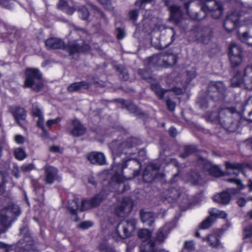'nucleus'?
Listing matches in <instances>:
<instances>
[{"label": "nucleus", "instance_id": "nucleus-39", "mask_svg": "<svg viewBox=\"0 0 252 252\" xmlns=\"http://www.w3.org/2000/svg\"><path fill=\"white\" fill-rule=\"evenodd\" d=\"M77 11L80 13V16L82 19L86 20L89 16V12L88 10L84 6L78 8Z\"/></svg>", "mask_w": 252, "mask_h": 252}, {"label": "nucleus", "instance_id": "nucleus-17", "mask_svg": "<svg viewBox=\"0 0 252 252\" xmlns=\"http://www.w3.org/2000/svg\"><path fill=\"white\" fill-rule=\"evenodd\" d=\"M87 158L92 164H103L105 159L104 155L98 152H92L88 155Z\"/></svg>", "mask_w": 252, "mask_h": 252}, {"label": "nucleus", "instance_id": "nucleus-26", "mask_svg": "<svg viewBox=\"0 0 252 252\" xmlns=\"http://www.w3.org/2000/svg\"><path fill=\"white\" fill-rule=\"evenodd\" d=\"M220 236L216 233H214L209 235L206 238H203L202 240L203 241H207L209 245L212 247L218 246L220 242L219 241Z\"/></svg>", "mask_w": 252, "mask_h": 252}, {"label": "nucleus", "instance_id": "nucleus-30", "mask_svg": "<svg viewBox=\"0 0 252 252\" xmlns=\"http://www.w3.org/2000/svg\"><path fill=\"white\" fill-rule=\"evenodd\" d=\"M239 24L233 21L230 19V17H226L223 23V26L224 29L228 32H231L234 30Z\"/></svg>", "mask_w": 252, "mask_h": 252}, {"label": "nucleus", "instance_id": "nucleus-53", "mask_svg": "<svg viewBox=\"0 0 252 252\" xmlns=\"http://www.w3.org/2000/svg\"><path fill=\"white\" fill-rule=\"evenodd\" d=\"M128 16L131 20L135 21L138 16V11L136 10H132L129 12Z\"/></svg>", "mask_w": 252, "mask_h": 252}, {"label": "nucleus", "instance_id": "nucleus-60", "mask_svg": "<svg viewBox=\"0 0 252 252\" xmlns=\"http://www.w3.org/2000/svg\"><path fill=\"white\" fill-rule=\"evenodd\" d=\"M92 223L89 221L82 222L79 224V227L82 229H86L91 226Z\"/></svg>", "mask_w": 252, "mask_h": 252}, {"label": "nucleus", "instance_id": "nucleus-58", "mask_svg": "<svg viewBox=\"0 0 252 252\" xmlns=\"http://www.w3.org/2000/svg\"><path fill=\"white\" fill-rule=\"evenodd\" d=\"M139 73L145 79L147 80L148 79H151V77H150V75L149 74L147 71L140 69L139 70Z\"/></svg>", "mask_w": 252, "mask_h": 252}, {"label": "nucleus", "instance_id": "nucleus-34", "mask_svg": "<svg viewBox=\"0 0 252 252\" xmlns=\"http://www.w3.org/2000/svg\"><path fill=\"white\" fill-rule=\"evenodd\" d=\"M180 194L179 190L173 188H171L166 192V195L168 196V198H171L173 200L177 199Z\"/></svg>", "mask_w": 252, "mask_h": 252}, {"label": "nucleus", "instance_id": "nucleus-15", "mask_svg": "<svg viewBox=\"0 0 252 252\" xmlns=\"http://www.w3.org/2000/svg\"><path fill=\"white\" fill-rule=\"evenodd\" d=\"M45 173L46 183L51 184L57 177L58 170L54 167L47 166L45 167Z\"/></svg>", "mask_w": 252, "mask_h": 252}, {"label": "nucleus", "instance_id": "nucleus-32", "mask_svg": "<svg viewBox=\"0 0 252 252\" xmlns=\"http://www.w3.org/2000/svg\"><path fill=\"white\" fill-rule=\"evenodd\" d=\"M188 180L192 184L198 185L200 184L201 178L197 172H192L189 175Z\"/></svg>", "mask_w": 252, "mask_h": 252}, {"label": "nucleus", "instance_id": "nucleus-23", "mask_svg": "<svg viewBox=\"0 0 252 252\" xmlns=\"http://www.w3.org/2000/svg\"><path fill=\"white\" fill-rule=\"evenodd\" d=\"M221 5L215 0H206L202 5L201 9L205 12H210L215 8H218Z\"/></svg>", "mask_w": 252, "mask_h": 252}, {"label": "nucleus", "instance_id": "nucleus-5", "mask_svg": "<svg viewBox=\"0 0 252 252\" xmlns=\"http://www.w3.org/2000/svg\"><path fill=\"white\" fill-rule=\"evenodd\" d=\"M24 88H31L33 90L38 92L43 87L42 74L36 68H27L25 71Z\"/></svg>", "mask_w": 252, "mask_h": 252}, {"label": "nucleus", "instance_id": "nucleus-19", "mask_svg": "<svg viewBox=\"0 0 252 252\" xmlns=\"http://www.w3.org/2000/svg\"><path fill=\"white\" fill-rule=\"evenodd\" d=\"M13 115L17 123L21 126L26 123V111L22 108H16L13 112Z\"/></svg>", "mask_w": 252, "mask_h": 252}, {"label": "nucleus", "instance_id": "nucleus-28", "mask_svg": "<svg viewBox=\"0 0 252 252\" xmlns=\"http://www.w3.org/2000/svg\"><path fill=\"white\" fill-rule=\"evenodd\" d=\"M152 90L155 93V94L158 96L159 99H162L165 94L168 92H170L169 90H165L161 89L158 84H152L151 85Z\"/></svg>", "mask_w": 252, "mask_h": 252}, {"label": "nucleus", "instance_id": "nucleus-10", "mask_svg": "<svg viewBox=\"0 0 252 252\" xmlns=\"http://www.w3.org/2000/svg\"><path fill=\"white\" fill-rule=\"evenodd\" d=\"M92 79L93 81L90 82V83H88L85 81L73 83L67 87V91L69 93H72L74 92L79 91L82 89H88L92 83L94 84H100L98 81L97 78L93 77Z\"/></svg>", "mask_w": 252, "mask_h": 252}, {"label": "nucleus", "instance_id": "nucleus-18", "mask_svg": "<svg viewBox=\"0 0 252 252\" xmlns=\"http://www.w3.org/2000/svg\"><path fill=\"white\" fill-rule=\"evenodd\" d=\"M169 9L171 19L176 23L179 22L183 16V13L180 7L177 5H173L170 6Z\"/></svg>", "mask_w": 252, "mask_h": 252}, {"label": "nucleus", "instance_id": "nucleus-31", "mask_svg": "<svg viewBox=\"0 0 252 252\" xmlns=\"http://www.w3.org/2000/svg\"><path fill=\"white\" fill-rule=\"evenodd\" d=\"M163 57L165 58V61L164 63L165 64L163 65V66L167 67L170 65H173L177 61V58L174 54H170L168 56L163 55Z\"/></svg>", "mask_w": 252, "mask_h": 252}, {"label": "nucleus", "instance_id": "nucleus-36", "mask_svg": "<svg viewBox=\"0 0 252 252\" xmlns=\"http://www.w3.org/2000/svg\"><path fill=\"white\" fill-rule=\"evenodd\" d=\"M207 170H209L210 174L215 176H219L220 174V172L219 168L214 165H212L211 163H207L206 167Z\"/></svg>", "mask_w": 252, "mask_h": 252}, {"label": "nucleus", "instance_id": "nucleus-8", "mask_svg": "<svg viewBox=\"0 0 252 252\" xmlns=\"http://www.w3.org/2000/svg\"><path fill=\"white\" fill-rule=\"evenodd\" d=\"M225 92V88L222 82L211 83L208 88L207 96L217 101L224 97Z\"/></svg>", "mask_w": 252, "mask_h": 252}, {"label": "nucleus", "instance_id": "nucleus-2", "mask_svg": "<svg viewBox=\"0 0 252 252\" xmlns=\"http://www.w3.org/2000/svg\"><path fill=\"white\" fill-rule=\"evenodd\" d=\"M46 47L49 49H65L70 54L87 51L89 49L88 44L82 40L70 42L66 47L63 40L57 37H51L45 41Z\"/></svg>", "mask_w": 252, "mask_h": 252}, {"label": "nucleus", "instance_id": "nucleus-49", "mask_svg": "<svg viewBox=\"0 0 252 252\" xmlns=\"http://www.w3.org/2000/svg\"><path fill=\"white\" fill-rule=\"evenodd\" d=\"M61 120H62V118L60 117H58L54 120H49L46 122V126L48 127H51V126L53 125L56 124L60 123L61 122Z\"/></svg>", "mask_w": 252, "mask_h": 252}, {"label": "nucleus", "instance_id": "nucleus-38", "mask_svg": "<svg viewBox=\"0 0 252 252\" xmlns=\"http://www.w3.org/2000/svg\"><path fill=\"white\" fill-rule=\"evenodd\" d=\"M229 57L231 66L233 67L237 66L242 63V55L235 56H230Z\"/></svg>", "mask_w": 252, "mask_h": 252}, {"label": "nucleus", "instance_id": "nucleus-48", "mask_svg": "<svg viewBox=\"0 0 252 252\" xmlns=\"http://www.w3.org/2000/svg\"><path fill=\"white\" fill-rule=\"evenodd\" d=\"M34 167V164L32 163L24 164L21 167V170L23 172H26L31 171Z\"/></svg>", "mask_w": 252, "mask_h": 252}, {"label": "nucleus", "instance_id": "nucleus-12", "mask_svg": "<svg viewBox=\"0 0 252 252\" xmlns=\"http://www.w3.org/2000/svg\"><path fill=\"white\" fill-rule=\"evenodd\" d=\"M102 199V196L101 194H98L89 201L82 200L80 205V211H85L96 206L100 203Z\"/></svg>", "mask_w": 252, "mask_h": 252}, {"label": "nucleus", "instance_id": "nucleus-21", "mask_svg": "<svg viewBox=\"0 0 252 252\" xmlns=\"http://www.w3.org/2000/svg\"><path fill=\"white\" fill-rule=\"evenodd\" d=\"M225 167L227 174L237 175L242 169V165L238 163L225 162Z\"/></svg>", "mask_w": 252, "mask_h": 252}, {"label": "nucleus", "instance_id": "nucleus-57", "mask_svg": "<svg viewBox=\"0 0 252 252\" xmlns=\"http://www.w3.org/2000/svg\"><path fill=\"white\" fill-rule=\"evenodd\" d=\"M228 181L229 182L233 183L238 185L239 189H241L243 188V185L241 182V181L235 179H229L228 180Z\"/></svg>", "mask_w": 252, "mask_h": 252}, {"label": "nucleus", "instance_id": "nucleus-22", "mask_svg": "<svg viewBox=\"0 0 252 252\" xmlns=\"http://www.w3.org/2000/svg\"><path fill=\"white\" fill-rule=\"evenodd\" d=\"M211 31L209 29H205L197 32L196 39L202 43H207L211 38Z\"/></svg>", "mask_w": 252, "mask_h": 252}, {"label": "nucleus", "instance_id": "nucleus-11", "mask_svg": "<svg viewBox=\"0 0 252 252\" xmlns=\"http://www.w3.org/2000/svg\"><path fill=\"white\" fill-rule=\"evenodd\" d=\"M234 193V190L228 189L214 196L213 200L215 202L222 204H227L230 202L231 194Z\"/></svg>", "mask_w": 252, "mask_h": 252}, {"label": "nucleus", "instance_id": "nucleus-40", "mask_svg": "<svg viewBox=\"0 0 252 252\" xmlns=\"http://www.w3.org/2000/svg\"><path fill=\"white\" fill-rule=\"evenodd\" d=\"M185 153L184 154L181 155V157L185 158L189 155L193 153L195 151V149L194 147L191 146H186L184 148Z\"/></svg>", "mask_w": 252, "mask_h": 252}, {"label": "nucleus", "instance_id": "nucleus-42", "mask_svg": "<svg viewBox=\"0 0 252 252\" xmlns=\"http://www.w3.org/2000/svg\"><path fill=\"white\" fill-rule=\"evenodd\" d=\"M227 17H230L232 21H234L237 24H239V20L240 18V14L237 11H235L230 12L228 14Z\"/></svg>", "mask_w": 252, "mask_h": 252}, {"label": "nucleus", "instance_id": "nucleus-61", "mask_svg": "<svg viewBox=\"0 0 252 252\" xmlns=\"http://www.w3.org/2000/svg\"><path fill=\"white\" fill-rule=\"evenodd\" d=\"M75 9L71 7H70L69 6L66 7L63 11H64L66 13H67L68 15H72Z\"/></svg>", "mask_w": 252, "mask_h": 252}, {"label": "nucleus", "instance_id": "nucleus-13", "mask_svg": "<svg viewBox=\"0 0 252 252\" xmlns=\"http://www.w3.org/2000/svg\"><path fill=\"white\" fill-rule=\"evenodd\" d=\"M72 129L70 130V133L74 136H80L84 134L86 129L80 122L74 119L72 121Z\"/></svg>", "mask_w": 252, "mask_h": 252}, {"label": "nucleus", "instance_id": "nucleus-43", "mask_svg": "<svg viewBox=\"0 0 252 252\" xmlns=\"http://www.w3.org/2000/svg\"><path fill=\"white\" fill-rule=\"evenodd\" d=\"M118 69L120 71V77L124 81L127 80L128 79V74L126 69L122 66H119Z\"/></svg>", "mask_w": 252, "mask_h": 252}, {"label": "nucleus", "instance_id": "nucleus-29", "mask_svg": "<svg viewBox=\"0 0 252 252\" xmlns=\"http://www.w3.org/2000/svg\"><path fill=\"white\" fill-rule=\"evenodd\" d=\"M242 50L241 48L235 43H231L228 50V55L230 56H241Z\"/></svg>", "mask_w": 252, "mask_h": 252}, {"label": "nucleus", "instance_id": "nucleus-55", "mask_svg": "<svg viewBox=\"0 0 252 252\" xmlns=\"http://www.w3.org/2000/svg\"><path fill=\"white\" fill-rule=\"evenodd\" d=\"M6 5H2V6L6 8L10 9L13 7L15 0H5Z\"/></svg>", "mask_w": 252, "mask_h": 252}, {"label": "nucleus", "instance_id": "nucleus-35", "mask_svg": "<svg viewBox=\"0 0 252 252\" xmlns=\"http://www.w3.org/2000/svg\"><path fill=\"white\" fill-rule=\"evenodd\" d=\"M99 252H116L111 247H110L106 242L100 243L97 247Z\"/></svg>", "mask_w": 252, "mask_h": 252}, {"label": "nucleus", "instance_id": "nucleus-27", "mask_svg": "<svg viewBox=\"0 0 252 252\" xmlns=\"http://www.w3.org/2000/svg\"><path fill=\"white\" fill-rule=\"evenodd\" d=\"M140 217L143 222H147L148 225L150 226H151L154 222V217L151 212L141 211L140 213Z\"/></svg>", "mask_w": 252, "mask_h": 252}, {"label": "nucleus", "instance_id": "nucleus-63", "mask_svg": "<svg viewBox=\"0 0 252 252\" xmlns=\"http://www.w3.org/2000/svg\"><path fill=\"white\" fill-rule=\"evenodd\" d=\"M243 25L246 26L252 25V17L246 18V19L243 21Z\"/></svg>", "mask_w": 252, "mask_h": 252}, {"label": "nucleus", "instance_id": "nucleus-62", "mask_svg": "<svg viewBox=\"0 0 252 252\" xmlns=\"http://www.w3.org/2000/svg\"><path fill=\"white\" fill-rule=\"evenodd\" d=\"M117 32H118L117 35V38L119 39H122L123 38H124V37L125 36L124 32L120 29H118Z\"/></svg>", "mask_w": 252, "mask_h": 252}, {"label": "nucleus", "instance_id": "nucleus-14", "mask_svg": "<svg viewBox=\"0 0 252 252\" xmlns=\"http://www.w3.org/2000/svg\"><path fill=\"white\" fill-rule=\"evenodd\" d=\"M18 247L23 251L29 252L33 250L32 238L29 235H26L23 239L18 243Z\"/></svg>", "mask_w": 252, "mask_h": 252}, {"label": "nucleus", "instance_id": "nucleus-44", "mask_svg": "<svg viewBox=\"0 0 252 252\" xmlns=\"http://www.w3.org/2000/svg\"><path fill=\"white\" fill-rule=\"evenodd\" d=\"M126 146V143H123L119 146L118 149H116L113 148L112 150L113 156H115V155H119L120 152H122L123 149L125 148ZM115 158H116L114 157L113 159L114 160H115Z\"/></svg>", "mask_w": 252, "mask_h": 252}, {"label": "nucleus", "instance_id": "nucleus-47", "mask_svg": "<svg viewBox=\"0 0 252 252\" xmlns=\"http://www.w3.org/2000/svg\"><path fill=\"white\" fill-rule=\"evenodd\" d=\"M32 113L34 116L37 117L42 115L41 110L36 104L32 105Z\"/></svg>", "mask_w": 252, "mask_h": 252}, {"label": "nucleus", "instance_id": "nucleus-52", "mask_svg": "<svg viewBox=\"0 0 252 252\" xmlns=\"http://www.w3.org/2000/svg\"><path fill=\"white\" fill-rule=\"evenodd\" d=\"M166 104L168 109L170 111H173L175 109V103L171 101L170 99H167L166 101Z\"/></svg>", "mask_w": 252, "mask_h": 252}, {"label": "nucleus", "instance_id": "nucleus-33", "mask_svg": "<svg viewBox=\"0 0 252 252\" xmlns=\"http://www.w3.org/2000/svg\"><path fill=\"white\" fill-rule=\"evenodd\" d=\"M14 155L15 158L20 160H23L27 157L25 151L21 148L15 149L14 151Z\"/></svg>", "mask_w": 252, "mask_h": 252}, {"label": "nucleus", "instance_id": "nucleus-6", "mask_svg": "<svg viewBox=\"0 0 252 252\" xmlns=\"http://www.w3.org/2000/svg\"><path fill=\"white\" fill-rule=\"evenodd\" d=\"M136 220L130 219L123 220L117 225L116 233L121 238H126L131 234L135 228Z\"/></svg>", "mask_w": 252, "mask_h": 252}, {"label": "nucleus", "instance_id": "nucleus-9", "mask_svg": "<svg viewBox=\"0 0 252 252\" xmlns=\"http://www.w3.org/2000/svg\"><path fill=\"white\" fill-rule=\"evenodd\" d=\"M132 204L128 198H124L123 201L116 207L115 212L116 214L120 217H124L128 215L131 211Z\"/></svg>", "mask_w": 252, "mask_h": 252}, {"label": "nucleus", "instance_id": "nucleus-64", "mask_svg": "<svg viewBox=\"0 0 252 252\" xmlns=\"http://www.w3.org/2000/svg\"><path fill=\"white\" fill-rule=\"evenodd\" d=\"M160 165L157 163H152L150 166H149L148 168L152 169L153 171H157L160 168Z\"/></svg>", "mask_w": 252, "mask_h": 252}, {"label": "nucleus", "instance_id": "nucleus-37", "mask_svg": "<svg viewBox=\"0 0 252 252\" xmlns=\"http://www.w3.org/2000/svg\"><path fill=\"white\" fill-rule=\"evenodd\" d=\"M240 40L249 45H252V36L248 32H243L240 36Z\"/></svg>", "mask_w": 252, "mask_h": 252}, {"label": "nucleus", "instance_id": "nucleus-4", "mask_svg": "<svg viewBox=\"0 0 252 252\" xmlns=\"http://www.w3.org/2000/svg\"><path fill=\"white\" fill-rule=\"evenodd\" d=\"M231 86L237 87L243 86L246 89L252 90V64L247 65L242 74L237 73L231 79Z\"/></svg>", "mask_w": 252, "mask_h": 252}, {"label": "nucleus", "instance_id": "nucleus-1", "mask_svg": "<svg viewBox=\"0 0 252 252\" xmlns=\"http://www.w3.org/2000/svg\"><path fill=\"white\" fill-rule=\"evenodd\" d=\"M209 117L212 121H219L230 132L235 131L239 126V115L234 107L225 108L212 112Z\"/></svg>", "mask_w": 252, "mask_h": 252}, {"label": "nucleus", "instance_id": "nucleus-41", "mask_svg": "<svg viewBox=\"0 0 252 252\" xmlns=\"http://www.w3.org/2000/svg\"><path fill=\"white\" fill-rule=\"evenodd\" d=\"M213 218L211 217H208L206 219H205L200 224V227L202 229H207L211 225L212 222H213Z\"/></svg>", "mask_w": 252, "mask_h": 252}, {"label": "nucleus", "instance_id": "nucleus-20", "mask_svg": "<svg viewBox=\"0 0 252 252\" xmlns=\"http://www.w3.org/2000/svg\"><path fill=\"white\" fill-rule=\"evenodd\" d=\"M169 233V226L165 225L158 229L156 235V241L159 243H163L166 239Z\"/></svg>", "mask_w": 252, "mask_h": 252}, {"label": "nucleus", "instance_id": "nucleus-54", "mask_svg": "<svg viewBox=\"0 0 252 252\" xmlns=\"http://www.w3.org/2000/svg\"><path fill=\"white\" fill-rule=\"evenodd\" d=\"M68 4L66 0H60L58 4V8L63 10L66 7L68 6Z\"/></svg>", "mask_w": 252, "mask_h": 252}, {"label": "nucleus", "instance_id": "nucleus-56", "mask_svg": "<svg viewBox=\"0 0 252 252\" xmlns=\"http://www.w3.org/2000/svg\"><path fill=\"white\" fill-rule=\"evenodd\" d=\"M185 248L190 251L194 249V244L192 241L187 242L185 244Z\"/></svg>", "mask_w": 252, "mask_h": 252}, {"label": "nucleus", "instance_id": "nucleus-46", "mask_svg": "<svg viewBox=\"0 0 252 252\" xmlns=\"http://www.w3.org/2000/svg\"><path fill=\"white\" fill-rule=\"evenodd\" d=\"M252 237V225L247 226L244 230V238H249Z\"/></svg>", "mask_w": 252, "mask_h": 252}, {"label": "nucleus", "instance_id": "nucleus-7", "mask_svg": "<svg viewBox=\"0 0 252 252\" xmlns=\"http://www.w3.org/2000/svg\"><path fill=\"white\" fill-rule=\"evenodd\" d=\"M152 232L147 229H141L138 232V237L143 241V243L140 247V252H156L155 250V242L150 240L149 242L146 241L149 240Z\"/></svg>", "mask_w": 252, "mask_h": 252}, {"label": "nucleus", "instance_id": "nucleus-51", "mask_svg": "<svg viewBox=\"0 0 252 252\" xmlns=\"http://www.w3.org/2000/svg\"><path fill=\"white\" fill-rule=\"evenodd\" d=\"M25 137L20 134L16 135L14 137L15 141L19 144L24 143L25 142Z\"/></svg>", "mask_w": 252, "mask_h": 252}, {"label": "nucleus", "instance_id": "nucleus-24", "mask_svg": "<svg viewBox=\"0 0 252 252\" xmlns=\"http://www.w3.org/2000/svg\"><path fill=\"white\" fill-rule=\"evenodd\" d=\"M165 58L163 57V55L160 54L154 55L149 59V65H157L159 66H163L165 64Z\"/></svg>", "mask_w": 252, "mask_h": 252}, {"label": "nucleus", "instance_id": "nucleus-25", "mask_svg": "<svg viewBox=\"0 0 252 252\" xmlns=\"http://www.w3.org/2000/svg\"><path fill=\"white\" fill-rule=\"evenodd\" d=\"M81 203L78 199H73L69 201L67 208L71 215H76L78 211H80Z\"/></svg>", "mask_w": 252, "mask_h": 252}, {"label": "nucleus", "instance_id": "nucleus-50", "mask_svg": "<svg viewBox=\"0 0 252 252\" xmlns=\"http://www.w3.org/2000/svg\"><path fill=\"white\" fill-rule=\"evenodd\" d=\"M5 177V175L2 172H0V192H2L4 190Z\"/></svg>", "mask_w": 252, "mask_h": 252}, {"label": "nucleus", "instance_id": "nucleus-45", "mask_svg": "<svg viewBox=\"0 0 252 252\" xmlns=\"http://www.w3.org/2000/svg\"><path fill=\"white\" fill-rule=\"evenodd\" d=\"M214 11H211L210 12L212 13V16L216 19L219 18L220 17L222 12V7L221 5L218 8H215Z\"/></svg>", "mask_w": 252, "mask_h": 252}, {"label": "nucleus", "instance_id": "nucleus-59", "mask_svg": "<svg viewBox=\"0 0 252 252\" xmlns=\"http://www.w3.org/2000/svg\"><path fill=\"white\" fill-rule=\"evenodd\" d=\"M38 117V120L37 122V125L38 126H39V127H40L42 130H44V118H43V115L41 116H39Z\"/></svg>", "mask_w": 252, "mask_h": 252}, {"label": "nucleus", "instance_id": "nucleus-16", "mask_svg": "<svg viewBox=\"0 0 252 252\" xmlns=\"http://www.w3.org/2000/svg\"><path fill=\"white\" fill-rule=\"evenodd\" d=\"M126 167V162L122 164H117V165H113L112 166L113 170L115 172L114 177L118 182H123L125 179V176L123 174V169Z\"/></svg>", "mask_w": 252, "mask_h": 252}, {"label": "nucleus", "instance_id": "nucleus-3", "mask_svg": "<svg viewBox=\"0 0 252 252\" xmlns=\"http://www.w3.org/2000/svg\"><path fill=\"white\" fill-rule=\"evenodd\" d=\"M20 213L19 207L13 202H10L7 206L5 207L1 211L0 222L2 227H0V234L6 231L12 221Z\"/></svg>", "mask_w": 252, "mask_h": 252}]
</instances>
